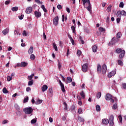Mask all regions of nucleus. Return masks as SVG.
<instances>
[{
  "mask_svg": "<svg viewBox=\"0 0 126 126\" xmlns=\"http://www.w3.org/2000/svg\"><path fill=\"white\" fill-rule=\"evenodd\" d=\"M88 69V63L84 64L82 66V70L83 72H86Z\"/></svg>",
  "mask_w": 126,
  "mask_h": 126,
  "instance_id": "20e7f679",
  "label": "nucleus"
},
{
  "mask_svg": "<svg viewBox=\"0 0 126 126\" xmlns=\"http://www.w3.org/2000/svg\"><path fill=\"white\" fill-rule=\"evenodd\" d=\"M58 68L59 69H61L62 68V64H61V63L60 62L58 63Z\"/></svg>",
  "mask_w": 126,
  "mask_h": 126,
  "instance_id": "13d9d810",
  "label": "nucleus"
},
{
  "mask_svg": "<svg viewBox=\"0 0 126 126\" xmlns=\"http://www.w3.org/2000/svg\"><path fill=\"white\" fill-rule=\"evenodd\" d=\"M22 67H25V66H27L28 65V63L25 62H21Z\"/></svg>",
  "mask_w": 126,
  "mask_h": 126,
  "instance_id": "aec40b11",
  "label": "nucleus"
},
{
  "mask_svg": "<svg viewBox=\"0 0 126 126\" xmlns=\"http://www.w3.org/2000/svg\"><path fill=\"white\" fill-rule=\"evenodd\" d=\"M34 15L35 17L39 18V17H41V16H42V13H41V12H38L37 11H35Z\"/></svg>",
  "mask_w": 126,
  "mask_h": 126,
  "instance_id": "6e6552de",
  "label": "nucleus"
},
{
  "mask_svg": "<svg viewBox=\"0 0 126 126\" xmlns=\"http://www.w3.org/2000/svg\"><path fill=\"white\" fill-rule=\"evenodd\" d=\"M109 122H114V116L113 115L110 116Z\"/></svg>",
  "mask_w": 126,
  "mask_h": 126,
  "instance_id": "c85d7f7f",
  "label": "nucleus"
},
{
  "mask_svg": "<svg viewBox=\"0 0 126 126\" xmlns=\"http://www.w3.org/2000/svg\"><path fill=\"white\" fill-rule=\"evenodd\" d=\"M11 79H12V78L11 77H10V76H8L7 77V80L8 81H10V80H11Z\"/></svg>",
  "mask_w": 126,
  "mask_h": 126,
  "instance_id": "3c124183",
  "label": "nucleus"
},
{
  "mask_svg": "<svg viewBox=\"0 0 126 126\" xmlns=\"http://www.w3.org/2000/svg\"><path fill=\"white\" fill-rule=\"evenodd\" d=\"M8 32H9V29L7 28L3 30L2 33H3V35H6Z\"/></svg>",
  "mask_w": 126,
  "mask_h": 126,
  "instance_id": "a211bd4d",
  "label": "nucleus"
},
{
  "mask_svg": "<svg viewBox=\"0 0 126 126\" xmlns=\"http://www.w3.org/2000/svg\"><path fill=\"white\" fill-rule=\"evenodd\" d=\"M57 8H58V9H62V8H63V7H62V5L61 4H58L57 6Z\"/></svg>",
  "mask_w": 126,
  "mask_h": 126,
  "instance_id": "4d7b16f0",
  "label": "nucleus"
},
{
  "mask_svg": "<svg viewBox=\"0 0 126 126\" xmlns=\"http://www.w3.org/2000/svg\"><path fill=\"white\" fill-rule=\"evenodd\" d=\"M67 81L69 83H70V82H72V79L70 77H67Z\"/></svg>",
  "mask_w": 126,
  "mask_h": 126,
  "instance_id": "c756f323",
  "label": "nucleus"
},
{
  "mask_svg": "<svg viewBox=\"0 0 126 126\" xmlns=\"http://www.w3.org/2000/svg\"><path fill=\"white\" fill-rule=\"evenodd\" d=\"M53 48L55 49V50L56 51V52H58V47L57 46V45L56 44V43H53Z\"/></svg>",
  "mask_w": 126,
  "mask_h": 126,
  "instance_id": "b1692460",
  "label": "nucleus"
},
{
  "mask_svg": "<svg viewBox=\"0 0 126 126\" xmlns=\"http://www.w3.org/2000/svg\"><path fill=\"white\" fill-rule=\"evenodd\" d=\"M109 126H114V121H109Z\"/></svg>",
  "mask_w": 126,
  "mask_h": 126,
  "instance_id": "603ef678",
  "label": "nucleus"
},
{
  "mask_svg": "<svg viewBox=\"0 0 126 126\" xmlns=\"http://www.w3.org/2000/svg\"><path fill=\"white\" fill-rule=\"evenodd\" d=\"M80 96L82 97V99H84L86 97V94L85 93H84V91H82L80 93H79Z\"/></svg>",
  "mask_w": 126,
  "mask_h": 126,
  "instance_id": "f8f14e48",
  "label": "nucleus"
},
{
  "mask_svg": "<svg viewBox=\"0 0 126 126\" xmlns=\"http://www.w3.org/2000/svg\"><path fill=\"white\" fill-rule=\"evenodd\" d=\"M112 98V94L109 93L106 94L105 100H107V101H110V100Z\"/></svg>",
  "mask_w": 126,
  "mask_h": 126,
  "instance_id": "423d86ee",
  "label": "nucleus"
},
{
  "mask_svg": "<svg viewBox=\"0 0 126 126\" xmlns=\"http://www.w3.org/2000/svg\"><path fill=\"white\" fill-rule=\"evenodd\" d=\"M118 119L119 120L120 123H121V124H122V123L123 122V117H122V115H119L118 116Z\"/></svg>",
  "mask_w": 126,
  "mask_h": 126,
  "instance_id": "2f4dec72",
  "label": "nucleus"
},
{
  "mask_svg": "<svg viewBox=\"0 0 126 126\" xmlns=\"http://www.w3.org/2000/svg\"><path fill=\"white\" fill-rule=\"evenodd\" d=\"M28 85L29 86H31L32 85H33V80H32L29 81Z\"/></svg>",
  "mask_w": 126,
  "mask_h": 126,
  "instance_id": "37998d69",
  "label": "nucleus"
},
{
  "mask_svg": "<svg viewBox=\"0 0 126 126\" xmlns=\"http://www.w3.org/2000/svg\"><path fill=\"white\" fill-rule=\"evenodd\" d=\"M118 108V104H114L112 106L113 110H117Z\"/></svg>",
  "mask_w": 126,
  "mask_h": 126,
  "instance_id": "7c9ffc66",
  "label": "nucleus"
},
{
  "mask_svg": "<svg viewBox=\"0 0 126 126\" xmlns=\"http://www.w3.org/2000/svg\"><path fill=\"white\" fill-rule=\"evenodd\" d=\"M116 42L117 40H116V37H114L112 39L111 41L109 42V45H115Z\"/></svg>",
  "mask_w": 126,
  "mask_h": 126,
  "instance_id": "9d476101",
  "label": "nucleus"
},
{
  "mask_svg": "<svg viewBox=\"0 0 126 126\" xmlns=\"http://www.w3.org/2000/svg\"><path fill=\"white\" fill-rule=\"evenodd\" d=\"M35 2H37V3L41 4L42 2H41V1L40 0H35Z\"/></svg>",
  "mask_w": 126,
  "mask_h": 126,
  "instance_id": "338daca9",
  "label": "nucleus"
},
{
  "mask_svg": "<svg viewBox=\"0 0 126 126\" xmlns=\"http://www.w3.org/2000/svg\"><path fill=\"white\" fill-rule=\"evenodd\" d=\"M101 92H98V93L96 95V98H97V99H99V98H101Z\"/></svg>",
  "mask_w": 126,
  "mask_h": 126,
  "instance_id": "72a5a7b5",
  "label": "nucleus"
},
{
  "mask_svg": "<svg viewBox=\"0 0 126 126\" xmlns=\"http://www.w3.org/2000/svg\"><path fill=\"white\" fill-rule=\"evenodd\" d=\"M14 34L15 35H20V33L17 31H15Z\"/></svg>",
  "mask_w": 126,
  "mask_h": 126,
  "instance_id": "6e6d98bb",
  "label": "nucleus"
},
{
  "mask_svg": "<svg viewBox=\"0 0 126 126\" xmlns=\"http://www.w3.org/2000/svg\"><path fill=\"white\" fill-rule=\"evenodd\" d=\"M60 86L61 87V90L64 93V92H65V89H64V85L62 83V84H61L60 85Z\"/></svg>",
  "mask_w": 126,
  "mask_h": 126,
  "instance_id": "f3484780",
  "label": "nucleus"
},
{
  "mask_svg": "<svg viewBox=\"0 0 126 126\" xmlns=\"http://www.w3.org/2000/svg\"><path fill=\"white\" fill-rule=\"evenodd\" d=\"M117 54H120L119 55V59H124L125 55H126V51L125 50H122V48H118L116 50Z\"/></svg>",
  "mask_w": 126,
  "mask_h": 126,
  "instance_id": "f257e3e1",
  "label": "nucleus"
},
{
  "mask_svg": "<svg viewBox=\"0 0 126 126\" xmlns=\"http://www.w3.org/2000/svg\"><path fill=\"white\" fill-rule=\"evenodd\" d=\"M77 54L79 56H80V55H81L82 54V52H81V51L80 50H78L77 51Z\"/></svg>",
  "mask_w": 126,
  "mask_h": 126,
  "instance_id": "774afa93",
  "label": "nucleus"
},
{
  "mask_svg": "<svg viewBox=\"0 0 126 126\" xmlns=\"http://www.w3.org/2000/svg\"><path fill=\"white\" fill-rule=\"evenodd\" d=\"M102 124H103V125H108L109 124V120H108L107 119H102Z\"/></svg>",
  "mask_w": 126,
  "mask_h": 126,
  "instance_id": "dca6fc26",
  "label": "nucleus"
},
{
  "mask_svg": "<svg viewBox=\"0 0 126 126\" xmlns=\"http://www.w3.org/2000/svg\"><path fill=\"white\" fill-rule=\"evenodd\" d=\"M118 64L119 65H121V66H123L124 65V63L121 60H118Z\"/></svg>",
  "mask_w": 126,
  "mask_h": 126,
  "instance_id": "393cba45",
  "label": "nucleus"
},
{
  "mask_svg": "<svg viewBox=\"0 0 126 126\" xmlns=\"http://www.w3.org/2000/svg\"><path fill=\"white\" fill-rule=\"evenodd\" d=\"M122 85H123V88L124 89H126V83H123Z\"/></svg>",
  "mask_w": 126,
  "mask_h": 126,
  "instance_id": "052dcab7",
  "label": "nucleus"
},
{
  "mask_svg": "<svg viewBox=\"0 0 126 126\" xmlns=\"http://www.w3.org/2000/svg\"><path fill=\"white\" fill-rule=\"evenodd\" d=\"M121 12V15H123V16H126V12L125 10H122Z\"/></svg>",
  "mask_w": 126,
  "mask_h": 126,
  "instance_id": "58836bf2",
  "label": "nucleus"
},
{
  "mask_svg": "<svg viewBox=\"0 0 126 126\" xmlns=\"http://www.w3.org/2000/svg\"><path fill=\"white\" fill-rule=\"evenodd\" d=\"M84 6L86 8H87V10H88V11H91V3H90V5L89 4H88L87 5H85Z\"/></svg>",
  "mask_w": 126,
  "mask_h": 126,
  "instance_id": "2eb2a0df",
  "label": "nucleus"
},
{
  "mask_svg": "<svg viewBox=\"0 0 126 126\" xmlns=\"http://www.w3.org/2000/svg\"><path fill=\"white\" fill-rule=\"evenodd\" d=\"M48 92L50 93V94H53V89L51 88H49Z\"/></svg>",
  "mask_w": 126,
  "mask_h": 126,
  "instance_id": "09e8293b",
  "label": "nucleus"
},
{
  "mask_svg": "<svg viewBox=\"0 0 126 126\" xmlns=\"http://www.w3.org/2000/svg\"><path fill=\"white\" fill-rule=\"evenodd\" d=\"M32 7H27L26 10V13L28 14L31 13V12H32Z\"/></svg>",
  "mask_w": 126,
  "mask_h": 126,
  "instance_id": "9b49d317",
  "label": "nucleus"
},
{
  "mask_svg": "<svg viewBox=\"0 0 126 126\" xmlns=\"http://www.w3.org/2000/svg\"><path fill=\"white\" fill-rule=\"evenodd\" d=\"M121 36H122V32H119L117 34V38H118V39H120V38H121Z\"/></svg>",
  "mask_w": 126,
  "mask_h": 126,
  "instance_id": "e433bc0d",
  "label": "nucleus"
},
{
  "mask_svg": "<svg viewBox=\"0 0 126 126\" xmlns=\"http://www.w3.org/2000/svg\"><path fill=\"white\" fill-rule=\"evenodd\" d=\"M70 42L72 43V45H74V40H73V38H71L70 39Z\"/></svg>",
  "mask_w": 126,
  "mask_h": 126,
  "instance_id": "864d4df0",
  "label": "nucleus"
},
{
  "mask_svg": "<svg viewBox=\"0 0 126 126\" xmlns=\"http://www.w3.org/2000/svg\"><path fill=\"white\" fill-rule=\"evenodd\" d=\"M31 124H36L37 123V120L33 119L31 121Z\"/></svg>",
  "mask_w": 126,
  "mask_h": 126,
  "instance_id": "c03bdc74",
  "label": "nucleus"
},
{
  "mask_svg": "<svg viewBox=\"0 0 126 126\" xmlns=\"http://www.w3.org/2000/svg\"><path fill=\"white\" fill-rule=\"evenodd\" d=\"M96 110L97 112H100L101 111V107H100V105H96Z\"/></svg>",
  "mask_w": 126,
  "mask_h": 126,
  "instance_id": "a878e982",
  "label": "nucleus"
},
{
  "mask_svg": "<svg viewBox=\"0 0 126 126\" xmlns=\"http://www.w3.org/2000/svg\"><path fill=\"white\" fill-rule=\"evenodd\" d=\"M116 71H112L110 72L107 75L108 77L109 78H111L112 76H114V75H116Z\"/></svg>",
  "mask_w": 126,
  "mask_h": 126,
  "instance_id": "0eeeda50",
  "label": "nucleus"
},
{
  "mask_svg": "<svg viewBox=\"0 0 126 126\" xmlns=\"http://www.w3.org/2000/svg\"><path fill=\"white\" fill-rule=\"evenodd\" d=\"M53 24L55 26H57L59 24V16H57L54 18L53 19Z\"/></svg>",
  "mask_w": 126,
  "mask_h": 126,
  "instance_id": "39448f33",
  "label": "nucleus"
},
{
  "mask_svg": "<svg viewBox=\"0 0 126 126\" xmlns=\"http://www.w3.org/2000/svg\"><path fill=\"white\" fill-rule=\"evenodd\" d=\"M79 38L80 41H81V43H82V44H84L85 42H84V41H83V39H82V37L81 36H79Z\"/></svg>",
  "mask_w": 126,
  "mask_h": 126,
  "instance_id": "49530a36",
  "label": "nucleus"
},
{
  "mask_svg": "<svg viewBox=\"0 0 126 126\" xmlns=\"http://www.w3.org/2000/svg\"><path fill=\"white\" fill-rule=\"evenodd\" d=\"M82 109H81V108H79L78 109V113L79 114H82Z\"/></svg>",
  "mask_w": 126,
  "mask_h": 126,
  "instance_id": "de8ad7c7",
  "label": "nucleus"
},
{
  "mask_svg": "<svg viewBox=\"0 0 126 126\" xmlns=\"http://www.w3.org/2000/svg\"><path fill=\"white\" fill-rule=\"evenodd\" d=\"M28 100H29V97L27 96L24 99L23 103H27V102H28Z\"/></svg>",
  "mask_w": 126,
  "mask_h": 126,
  "instance_id": "c9c22d12",
  "label": "nucleus"
},
{
  "mask_svg": "<svg viewBox=\"0 0 126 126\" xmlns=\"http://www.w3.org/2000/svg\"><path fill=\"white\" fill-rule=\"evenodd\" d=\"M99 30L100 32H106V29L102 27H100Z\"/></svg>",
  "mask_w": 126,
  "mask_h": 126,
  "instance_id": "473e14b6",
  "label": "nucleus"
},
{
  "mask_svg": "<svg viewBox=\"0 0 126 126\" xmlns=\"http://www.w3.org/2000/svg\"><path fill=\"white\" fill-rule=\"evenodd\" d=\"M116 21L118 23H120V22L121 21V18L117 17Z\"/></svg>",
  "mask_w": 126,
  "mask_h": 126,
  "instance_id": "bf43d9fd",
  "label": "nucleus"
},
{
  "mask_svg": "<svg viewBox=\"0 0 126 126\" xmlns=\"http://www.w3.org/2000/svg\"><path fill=\"white\" fill-rule=\"evenodd\" d=\"M74 110H75V106L73 105L71 107V111H73Z\"/></svg>",
  "mask_w": 126,
  "mask_h": 126,
  "instance_id": "5fc2aeb1",
  "label": "nucleus"
},
{
  "mask_svg": "<svg viewBox=\"0 0 126 126\" xmlns=\"http://www.w3.org/2000/svg\"><path fill=\"white\" fill-rule=\"evenodd\" d=\"M101 70L102 74H106V72H107V65L106 64H104L102 66Z\"/></svg>",
  "mask_w": 126,
  "mask_h": 126,
  "instance_id": "7ed1b4c3",
  "label": "nucleus"
},
{
  "mask_svg": "<svg viewBox=\"0 0 126 126\" xmlns=\"http://www.w3.org/2000/svg\"><path fill=\"white\" fill-rule=\"evenodd\" d=\"M110 20V17L109 16L107 17L106 20V22L107 23H109V21Z\"/></svg>",
  "mask_w": 126,
  "mask_h": 126,
  "instance_id": "0e129e2a",
  "label": "nucleus"
},
{
  "mask_svg": "<svg viewBox=\"0 0 126 126\" xmlns=\"http://www.w3.org/2000/svg\"><path fill=\"white\" fill-rule=\"evenodd\" d=\"M41 8L43 9V11L45 12H47V9H46V7H45V6L44 5H41Z\"/></svg>",
  "mask_w": 126,
  "mask_h": 126,
  "instance_id": "ea45409f",
  "label": "nucleus"
},
{
  "mask_svg": "<svg viewBox=\"0 0 126 126\" xmlns=\"http://www.w3.org/2000/svg\"><path fill=\"white\" fill-rule=\"evenodd\" d=\"M23 36H27V33H26V31H24L22 33Z\"/></svg>",
  "mask_w": 126,
  "mask_h": 126,
  "instance_id": "8fccbe9b",
  "label": "nucleus"
},
{
  "mask_svg": "<svg viewBox=\"0 0 126 126\" xmlns=\"http://www.w3.org/2000/svg\"><path fill=\"white\" fill-rule=\"evenodd\" d=\"M17 10H18V7H13L12 8V11H17Z\"/></svg>",
  "mask_w": 126,
  "mask_h": 126,
  "instance_id": "a19ab883",
  "label": "nucleus"
},
{
  "mask_svg": "<svg viewBox=\"0 0 126 126\" xmlns=\"http://www.w3.org/2000/svg\"><path fill=\"white\" fill-rule=\"evenodd\" d=\"M83 1V5H86V3L90 5V0H82Z\"/></svg>",
  "mask_w": 126,
  "mask_h": 126,
  "instance_id": "ddd939ff",
  "label": "nucleus"
},
{
  "mask_svg": "<svg viewBox=\"0 0 126 126\" xmlns=\"http://www.w3.org/2000/svg\"><path fill=\"white\" fill-rule=\"evenodd\" d=\"M84 119L81 118V117H78V122H80V123H84Z\"/></svg>",
  "mask_w": 126,
  "mask_h": 126,
  "instance_id": "412c9836",
  "label": "nucleus"
},
{
  "mask_svg": "<svg viewBox=\"0 0 126 126\" xmlns=\"http://www.w3.org/2000/svg\"><path fill=\"white\" fill-rule=\"evenodd\" d=\"M92 48H93V52H94V53H96V52H97V46L94 45Z\"/></svg>",
  "mask_w": 126,
  "mask_h": 126,
  "instance_id": "5701e85b",
  "label": "nucleus"
},
{
  "mask_svg": "<svg viewBox=\"0 0 126 126\" xmlns=\"http://www.w3.org/2000/svg\"><path fill=\"white\" fill-rule=\"evenodd\" d=\"M101 72H102V67L100 64H98L97 66V72L98 74H99V73H101Z\"/></svg>",
  "mask_w": 126,
  "mask_h": 126,
  "instance_id": "1a4fd4ad",
  "label": "nucleus"
},
{
  "mask_svg": "<svg viewBox=\"0 0 126 126\" xmlns=\"http://www.w3.org/2000/svg\"><path fill=\"white\" fill-rule=\"evenodd\" d=\"M106 10L109 12L111 11L112 10V6L111 5H109L107 8Z\"/></svg>",
  "mask_w": 126,
  "mask_h": 126,
  "instance_id": "4c0bfd02",
  "label": "nucleus"
},
{
  "mask_svg": "<svg viewBox=\"0 0 126 126\" xmlns=\"http://www.w3.org/2000/svg\"><path fill=\"white\" fill-rule=\"evenodd\" d=\"M3 93H4L5 94H6V93H8V91L6 89V87L3 88L2 90Z\"/></svg>",
  "mask_w": 126,
  "mask_h": 126,
  "instance_id": "cd10ccee",
  "label": "nucleus"
},
{
  "mask_svg": "<svg viewBox=\"0 0 126 126\" xmlns=\"http://www.w3.org/2000/svg\"><path fill=\"white\" fill-rule=\"evenodd\" d=\"M41 90L42 92H45V91L48 90V86H47V85H43L41 88Z\"/></svg>",
  "mask_w": 126,
  "mask_h": 126,
  "instance_id": "4468645a",
  "label": "nucleus"
},
{
  "mask_svg": "<svg viewBox=\"0 0 126 126\" xmlns=\"http://www.w3.org/2000/svg\"><path fill=\"white\" fill-rule=\"evenodd\" d=\"M62 121H65L66 120V117L65 116H63L62 118Z\"/></svg>",
  "mask_w": 126,
  "mask_h": 126,
  "instance_id": "69168bd1",
  "label": "nucleus"
},
{
  "mask_svg": "<svg viewBox=\"0 0 126 126\" xmlns=\"http://www.w3.org/2000/svg\"><path fill=\"white\" fill-rule=\"evenodd\" d=\"M9 3H10V0H7V1H5V4H6L7 5L8 4H9Z\"/></svg>",
  "mask_w": 126,
  "mask_h": 126,
  "instance_id": "680f3d73",
  "label": "nucleus"
},
{
  "mask_svg": "<svg viewBox=\"0 0 126 126\" xmlns=\"http://www.w3.org/2000/svg\"><path fill=\"white\" fill-rule=\"evenodd\" d=\"M116 15H117V17L121 18V17H122V13H121V11H118L117 12Z\"/></svg>",
  "mask_w": 126,
  "mask_h": 126,
  "instance_id": "4be33fe9",
  "label": "nucleus"
},
{
  "mask_svg": "<svg viewBox=\"0 0 126 126\" xmlns=\"http://www.w3.org/2000/svg\"><path fill=\"white\" fill-rule=\"evenodd\" d=\"M24 112L27 115H30V114H32L33 113V109L31 107H28L27 108H25L24 109Z\"/></svg>",
  "mask_w": 126,
  "mask_h": 126,
  "instance_id": "f03ea898",
  "label": "nucleus"
},
{
  "mask_svg": "<svg viewBox=\"0 0 126 126\" xmlns=\"http://www.w3.org/2000/svg\"><path fill=\"white\" fill-rule=\"evenodd\" d=\"M71 29L72 31L73 32V33H74V34H75V28L74 26H72L71 27Z\"/></svg>",
  "mask_w": 126,
  "mask_h": 126,
  "instance_id": "f704fd0d",
  "label": "nucleus"
},
{
  "mask_svg": "<svg viewBox=\"0 0 126 126\" xmlns=\"http://www.w3.org/2000/svg\"><path fill=\"white\" fill-rule=\"evenodd\" d=\"M30 59H31V60L34 61V60H35V55H34V54H32L31 55Z\"/></svg>",
  "mask_w": 126,
  "mask_h": 126,
  "instance_id": "a18cd8bd",
  "label": "nucleus"
},
{
  "mask_svg": "<svg viewBox=\"0 0 126 126\" xmlns=\"http://www.w3.org/2000/svg\"><path fill=\"white\" fill-rule=\"evenodd\" d=\"M33 51H34L33 49V46H31L28 50V53L29 55H31L33 53Z\"/></svg>",
  "mask_w": 126,
  "mask_h": 126,
  "instance_id": "6ab92c4d",
  "label": "nucleus"
},
{
  "mask_svg": "<svg viewBox=\"0 0 126 126\" xmlns=\"http://www.w3.org/2000/svg\"><path fill=\"white\" fill-rule=\"evenodd\" d=\"M23 17H24V15H21V16H19V18L21 20H22V19H23Z\"/></svg>",
  "mask_w": 126,
  "mask_h": 126,
  "instance_id": "e2e57ef3",
  "label": "nucleus"
},
{
  "mask_svg": "<svg viewBox=\"0 0 126 126\" xmlns=\"http://www.w3.org/2000/svg\"><path fill=\"white\" fill-rule=\"evenodd\" d=\"M124 5H125L124 2H121L119 4V7H121L122 8H123Z\"/></svg>",
  "mask_w": 126,
  "mask_h": 126,
  "instance_id": "79ce46f5",
  "label": "nucleus"
},
{
  "mask_svg": "<svg viewBox=\"0 0 126 126\" xmlns=\"http://www.w3.org/2000/svg\"><path fill=\"white\" fill-rule=\"evenodd\" d=\"M63 106H64V110L65 111H67V104H66V102H63Z\"/></svg>",
  "mask_w": 126,
  "mask_h": 126,
  "instance_id": "bb28decb",
  "label": "nucleus"
}]
</instances>
